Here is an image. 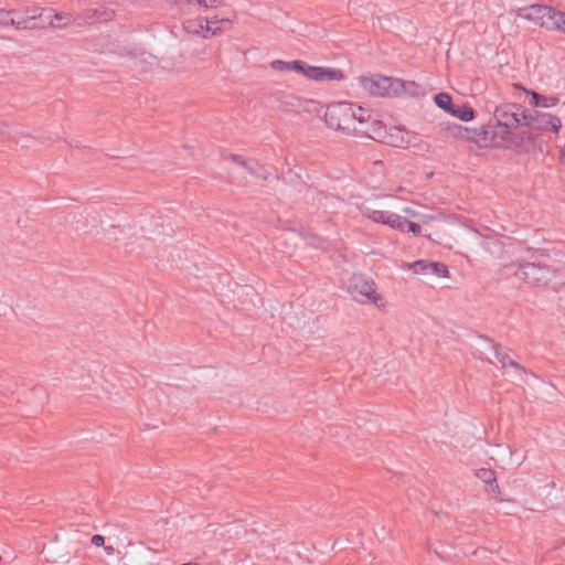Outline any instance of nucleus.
Segmentation results:
<instances>
[{
  "instance_id": "obj_31",
  "label": "nucleus",
  "mask_w": 565,
  "mask_h": 565,
  "mask_svg": "<svg viewBox=\"0 0 565 565\" xmlns=\"http://www.w3.org/2000/svg\"><path fill=\"white\" fill-rule=\"evenodd\" d=\"M231 159L236 164L243 166V167L248 168V169L252 170V168L248 166V163L246 161H244L241 157H238V156H231Z\"/></svg>"
},
{
  "instance_id": "obj_1",
  "label": "nucleus",
  "mask_w": 565,
  "mask_h": 565,
  "mask_svg": "<svg viewBox=\"0 0 565 565\" xmlns=\"http://www.w3.org/2000/svg\"><path fill=\"white\" fill-rule=\"evenodd\" d=\"M327 125L347 135H356L372 139L381 138L382 122L372 119L371 111L351 103H337L327 108Z\"/></svg>"
},
{
  "instance_id": "obj_4",
  "label": "nucleus",
  "mask_w": 565,
  "mask_h": 565,
  "mask_svg": "<svg viewBox=\"0 0 565 565\" xmlns=\"http://www.w3.org/2000/svg\"><path fill=\"white\" fill-rule=\"evenodd\" d=\"M349 291L361 303H372L379 309L386 307V299L377 291L376 282L363 275L351 278Z\"/></svg>"
},
{
  "instance_id": "obj_5",
  "label": "nucleus",
  "mask_w": 565,
  "mask_h": 565,
  "mask_svg": "<svg viewBox=\"0 0 565 565\" xmlns=\"http://www.w3.org/2000/svg\"><path fill=\"white\" fill-rule=\"evenodd\" d=\"M359 86L371 96L395 97L397 88L402 86L401 79L382 76L380 74L362 75Z\"/></svg>"
},
{
  "instance_id": "obj_22",
  "label": "nucleus",
  "mask_w": 565,
  "mask_h": 565,
  "mask_svg": "<svg viewBox=\"0 0 565 565\" xmlns=\"http://www.w3.org/2000/svg\"><path fill=\"white\" fill-rule=\"evenodd\" d=\"M17 14L15 10H4L0 9V26L1 28H23L25 26L24 22H14V15Z\"/></svg>"
},
{
  "instance_id": "obj_19",
  "label": "nucleus",
  "mask_w": 565,
  "mask_h": 565,
  "mask_svg": "<svg viewBox=\"0 0 565 565\" xmlns=\"http://www.w3.org/2000/svg\"><path fill=\"white\" fill-rule=\"evenodd\" d=\"M476 477L490 487V491L499 493V486L497 483V475L494 470L481 468L476 471Z\"/></svg>"
},
{
  "instance_id": "obj_26",
  "label": "nucleus",
  "mask_w": 565,
  "mask_h": 565,
  "mask_svg": "<svg viewBox=\"0 0 565 565\" xmlns=\"http://www.w3.org/2000/svg\"><path fill=\"white\" fill-rule=\"evenodd\" d=\"M434 100H435L436 105L439 108L446 110L447 113H450V110H451V108L454 106L451 97L447 93H439V94H437L434 97Z\"/></svg>"
},
{
  "instance_id": "obj_34",
  "label": "nucleus",
  "mask_w": 565,
  "mask_h": 565,
  "mask_svg": "<svg viewBox=\"0 0 565 565\" xmlns=\"http://www.w3.org/2000/svg\"><path fill=\"white\" fill-rule=\"evenodd\" d=\"M7 129V124L3 121H0V134H3Z\"/></svg>"
},
{
  "instance_id": "obj_14",
  "label": "nucleus",
  "mask_w": 565,
  "mask_h": 565,
  "mask_svg": "<svg viewBox=\"0 0 565 565\" xmlns=\"http://www.w3.org/2000/svg\"><path fill=\"white\" fill-rule=\"evenodd\" d=\"M458 136L479 145L480 147L491 146V126H481L470 131L467 128L457 127Z\"/></svg>"
},
{
  "instance_id": "obj_10",
  "label": "nucleus",
  "mask_w": 565,
  "mask_h": 565,
  "mask_svg": "<svg viewBox=\"0 0 565 565\" xmlns=\"http://www.w3.org/2000/svg\"><path fill=\"white\" fill-rule=\"evenodd\" d=\"M302 74L317 82H339L344 77L340 70L306 64L303 65Z\"/></svg>"
},
{
  "instance_id": "obj_27",
  "label": "nucleus",
  "mask_w": 565,
  "mask_h": 565,
  "mask_svg": "<svg viewBox=\"0 0 565 565\" xmlns=\"http://www.w3.org/2000/svg\"><path fill=\"white\" fill-rule=\"evenodd\" d=\"M402 213L408 215V216H412V217H420V218H427V216L425 215H422L419 212H417L416 210H414L413 207L411 206H401L398 209Z\"/></svg>"
},
{
  "instance_id": "obj_18",
  "label": "nucleus",
  "mask_w": 565,
  "mask_h": 565,
  "mask_svg": "<svg viewBox=\"0 0 565 565\" xmlns=\"http://www.w3.org/2000/svg\"><path fill=\"white\" fill-rule=\"evenodd\" d=\"M236 15L234 14L233 17H228V18H218L217 15H214V17H211V18H205L206 19V24L213 30V28H215V35L220 34L222 31L224 30H228L234 20H235Z\"/></svg>"
},
{
  "instance_id": "obj_35",
  "label": "nucleus",
  "mask_w": 565,
  "mask_h": 565,
  "mask_svg": "<svg viewBox=\"0 0 565 565\" xmlns=\"http://www.w3.org/2000/svg\"><path fill=\"white\" fill-rule=\"evenodd\" d=\"M182 565H199V564H198V563L190 562V563H185V564H182Z\"/></svg>"
},
{
  "instance_id": "obj_21",
  "label": "nucleus",
  "mask_w": 565,
  "mask_h": 565,
  "mask_svg": "<svg viewBox=\"0 0 565 565\" xmlns=\"http://www.w3.org/2000/svg\"><path fill=\"white\" fill-rule=\"evenodd\" d=\"M402 86L397 88L396 96L406 94L413 97L424 95V88L415 82H404L401 79Z\"/></svg>"
},
{
  "instance_id": "obj_17",
  "label": "nucleus",
  "mask_w": 565,
  "mask_h": 565,
  "mask_svg": "<svg viewBox=\"0 0 565 565\" xmlns=\"http://www.w3.org/2000/svg\"><path fill=\"white\" fill-rule=\"evenodd\" d=\"M171 6L178 8L180 11L183 10V6H199L204 9L215 8L220 6L223 0H168Z\"/></svg>"
},
{
  "instance_id": "obj_30",
  "label": "nucleus",
  "mask_w": 565,
  "mask_h": 565,
  "mask_svg": "<svg viewBox=\"0 0 565 565\" xmlns=\"http://www.w3.org/2000/svg\"><path fill=\"white\" fill-rule=\"evenodd\" d=\"M105 539L103 535L96 534L92 537V544L95 546L104 545Z\"/></svg>"
},
{
  "instance_id": "obj_8",
  "label": "nucleus",
  "mask_w": 565,
  "mask_h": 565,
  "mask_svg": "<svg viewBox=\"0 0 565 565\" xmlns=\"http://www.w3.org/2000/svg\"><path fill=\"white\" fill-rule=\"evenodd\" d=\"M403 268L412 270L415 275H420L426 278L430 277H447L448 268L445 264L439 262H430L427 259H420L413 263L403 265Z\"/></svg>"
},
{
  "instance_id": "obj_15",
  "label": "nucleus",
  "mask_w": 565,
  "mask_h": 565,
  "mask_svg": "<svg viewBox=\"0 0 565 565\" xmlns=\"http://www.w3.org/2000/svg\"><path fill=\"white\" fill-rule=\"evenodd\" d=\"M45 20L46 24L53 28H65L72 23L77 22L76 18H74L71 13L56 12L52 15V10L47 11Z\"/></svg>"
},
{
  "instance_id": "obj_6",
  "label": "nucleus",
  "mask_w": 565,
  "mask_h": 565,
  "mask_svg": "<svg viewBox=\"0 0 565 565\" xmlns=\"http://www.w3.org/2000/svg\"><path fill=\"white\" fill-rule=\"evenodd\" d=\"M524 124L533 129L558 132L562 121L557 116L537 109L522 113Z\"/></svg>"
},
{
  "instance_id": "obj_20",
  "label": "nucleus",
  "mask_w": 565,
  "mask_h": 565,
  "mask_svg": "<svg viewBox=\"0 0 565 565\" xmlns=\"http://www.w3.org/2000/svg\"><path fill=\"white\" fill-rule=\"evenodd\" d=\"M305 63L301 61L285 62L275 60L270 63L273 70L278 72H300L302 73Z\"/></svg>"
},
{
  "instance_id": "obj_16",
  "label": "nucleus",
  "mask_w": 565,
  "mask_h": 565,
  "mask_svg": "<svg viewBox=\"0 0 565 565\" xmlns=\"http://www.w3.org/2000/svg\"><path fill=\"white\" fill-rule=\"evenodd\" d=\"M531 96L530 105L539 108H552L558 104V98L556 96H547L542 95L536 92L529 93Z\"/></svg>"
},
{
  "instance_id": "obj_13",
  "label": "nucleus",
  "mask_w": 565,
  "mask_h": 565,
  "mask_svg": "<svg viewBox=\"0 0 565 565\" xmlns=\"http://www.w3.org/2000/svg\"><path fill=\"white\" fill-rule=\"evenodd\" d=\"M183 30L193 36L210 39L215 36V32L206 24V19L202 17L188 19L183 22ZM215 31V28H213Z\"/></svg>"
},
{
  "instance_id": "obj_33",
  "label": "nucleus",
  "mask_w": 565,
  "mask_h": 565,
  "mask_svg": "<svg viewBox=\"0 0 565 565\" xmlns=\"http://www.w3.org/2000/svg\"><path fill=\"white\" fill-rule=\"evenodd\" d=\"M105 551H106V553H107L108 555H111V554H114V552H115V550H114V547H113V546H105Z\"/></svg>"
},
{
  "instance_id": "obj_23",
  "label": "nucleus",
  "mask_w": 565,
  "mask_h": 565,
  "mask_svg": "<svg viewBox=\"0 0 565 565\" xmlns=\"http://www.w3.org/2000/svg\"><path fill=\"white\" fill-rule=\"evenodd\" d=\"M493 350H494V356H495L497 361L503 367L512 366L515 370L525 373V370L519 363H516L514 360H512L505 351H503V350H501L500 348H497V347Z\"/></svg>"
},
{
  "instance_id": "obj_32",
  "label": "nucleus",
  "mask_w": 565,
  "mask_h": 565,
  "mask_svg": "<svg viewBox=\"0 0 565 565\" xmlns=\"http://www.w3.org/2000/svg\"><path fill=\"white\" fill-rule=\"evenodd\" d=\"M482 246L484 247V249L489 250L490 253H493L491 246H490V242L488 239H484L482 242Z\"/></svg>"
},
{
  "instance_id": "obj_7",
  "label": "nucleus",
  "mask_w": 565,
  "mask_h": 565,
  "mask_svg": "<svg viewBox=\"0 0 565 565\" xmlns=\"http://www.w3.org/2000/svg\"><path fill=\"white\" fill-rule=\"evenodd\" d=\"M554 270L548 266L534 263H525L519 266L515 276L531 285H546L554 276Z\"/></svg>"
},
{
  "instance_id": "obj_9",
  "label": "nucleus",
  "mask_w": 565,
  "mask_h": 565,
  "mask_svg": "<svg viewBox=\"0 0 565 565\" xmlns=\"http://www.w3.org/2000/svg\"><path fill=\"white\" fill-rule=\"evenodd\" d=\"M520 116H522V114H519V108L514 104L500 105L494 109L497 124L505 128L516 129L521 120Z\"/></svg>"
},
{
  "instance_id": "obj_25",
  "label": "nucleus",
  "mask_w": 565,
  "mask_h": 565,
  "mask_svg": "<svg viewBox=\"0 0 565 565\" xmlns=\"http://www.w3.org/2000/svg\"><path fill=\"white\" fill-rule=\"evenodd\" d=\"M462 121H470L473 119V109L467 105H454L450 113Z\"/></svg>"
},
{
  "instance_id": "obj_11",
  "label": "nucleus",
  "mask_w": 565,
  "mask_h": 565,
  "mask_svg": "<svg viewBox=\"0 0 565 565\" xmlns=\"http://www.w3.org/2000/svg\"><path fill=\"white\" fill-rule=\"evenodd\" d=\"M382 136L386 139V142L397 147V148H406L414 145L416 140V136L413 132L403 130L401 128H392L390 132L386 135V130L382 125ZM382 139V137L380 138Z\"/></svg>"
},
{
  "instance_id": "obj_24",
  "label": "nucleus",
  "mask_w": 565,
  "mask_h": 565,
  "mask_svg": "<svg viewBox=\"0 0 565 565\" xmlns=\"http://www.w3.org/2000/svg\"><path fill=\"white\" fill-rule=\"evenodd\" d=\"M42 19V13L33 14V15H25L24 14H17L14 15V22H24L25 26L23 28H17L18 30H25V29H35V28H43V24H38L36 20Z\"/></svg>"
},
{
  "instance_id": "obj_2",
  "label": "nucleus",
  "mask_w": 565,
  "mask_h": 565,
  "mask_svg": "<svg viewBox=\"0 0 565 565\" xmlns=\"http://www.w3.org/2000/svg\"><path fill=\"white\" fill-rule=\"evenodd\" d=\"M356 206L365 217L375 223L387 225L401 232H411L415 235L422 233V228L417 223L411 222L406 217L392 211V205L380 201L379 198L367 199L361 204H356Z\"/></svg>"
},
{
  "instance_id": "obj_29",
  "label": "nucleus",
  "mask_w": 565,
  "mask_h": 565,
  "mask_svg": "<svg viewBox=\"0 0 565 565\" xmlns=\"http://www.w3.org/2000/svg\"><path fill=\"white\" fill-rule=\"evenodd\" d=\"M556 24L558 25L555 30L562 31L565 33V13L557 11Z\"/></svg>"
},
{
  "instance_id": "obj_12",
  "label": "nucleus",
  "mask_w": 565,
  "mask_h": 565,
  "mask_svg": "<svg viewBox=\"0 0 565 565\" xmlns=\"http://www.w3.org/2000/svg\"><path fill=\"white\" fill-rule=\"evenodd\" d=\"M514 128L501 125L491 126V147L510 148L515 145Z\"/></svg>"
},
{
  "instance_id": "obj_3",
  "label": "nucleus",
  "mask_w": 565,
  "mask_h": 565,
  "mask_svg": "<svg viewBox=\"0 0 565 565\" xmlns=\"http://www.w3.org/2000/svg\"><path fill=\"white\" fill-rule=\"evenodd\" d=\"M511 12L516 17L546 30H554L558 26L556 24V19H559L557 17V10L545 4H524L513 8Z\"/></svg>"
},
{
  "instance_id": "obj_28",
  "label": "nucleus",
  "mask_w": 565,
  "mask_h": 565,
  "mask_svg": "<svg viewBox=\"0 0 565 565\" xmlns=\"http://www.w3.org/2000/svg\"><path fill=\"white\" fill-rule=\"evenodd\" d=\"M39 13H42V19H39L40 20L39 24H43V26H44L46 24L45 15L47 14V10H40V9H34V10L26 9L25 10V15H33V14H39Z\"/></svg>"
}]
</instances>
